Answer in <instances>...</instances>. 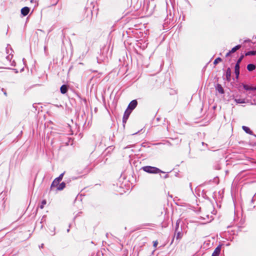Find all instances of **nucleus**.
<instances>
[{
	"label": "nucleus",
	"mask_w": 256,
	"mask_h": 256,
	"mask_svg": "<svg viewBox=\"0 0 256 256\" xmlns=\"http://www.w3.org/2000/svg\"><path fill=\"white\" fill-rule=\"evenodd\" d=\"M30 12V8L26 6L22 8L21 10V14L24 16H26L28 12Z\"/></svg>",
	"instance_id": "39448f33"
},
{
	"label": "nucleus",
	"mask_w": 256,
	"mask_h": 256,
	"mask_svg": "<svg viewBox=\"0 0 256 256\" xmlns=\"http://www.w3.org/2000/svg\"><path fill=\"white\" fill-rule=\"evenodd\" d=\"M235 101L236 102H237V103H238V104H242V103H244V100L240 99V98H238V99H236V100H235Z\"/></svg>",
	"instance_id": "a211bd4d"
},
{
	"label": "nucleus",
	"mask_w": 256,
	"mask_h": 256,
	"mask_svg": "<svg viewBox=\"0 0 256 256\" xmlns=\"http://www.w3.org/2000/svg\"><path fill=\"white\" fill-rule=\"evenodd\" d=\"M216 90L220 94H223L224 92L223 88L220 84H218L216 85Z\"/></svg>",
	"instance_id": "f8f14e48"
},
{
	"label": "nucleus",
	"mask_w": 256,
	"mask_h": 256,
	"mask_svg": "<svg viewBox=\"0 0 256 256\" xmlns=\"http://www.w3.org/2000/svg\"><path fill=\"white\" fill-rule=\"evenodd\" d=\"M256 68V66L253 64H249L247 66V69L249 71H252Z\"/></svg>",
	"instance_id": "4468645a"
},
{
	"label": "nucleus",
	"mask_w": 256,
	"mask_h": 256,
	"mask_svg": "<svg viewBox=\"0 0 256 256\" xmlns=\"http://www.w3.org/2000/svg\"><path fill=\"white\" fill-rule=\"evenodd\" d=\"M231 76V70L230 68H228L226 71V78L228 81L230 82Z\"/></svg>",
	"instance_id": "6e6552de"
},
{
	"label": "nucleus",
	"mask_w": 256,
	"mask_h": 256,
	"mask_svg": "<svg viewBox=\"0 0 256 256\" xmlns=\"http://www.w3.org/2000/svg\"><path fill=\"white\" fill-rule=\"evenodd\" d=\"M60 92L62 94H64L67 92L68 90V86L66 85H62L60 88Z\"/></svg>",
	"instance_id": "9d476101"
},
{
	"label": "nucleus",
	"mask_w": 256,
	"mask_h": 256,
	"mask_svg": "<svg viewBox=\"0 0 256 256\" xmlns=\"http://www.w3.org/2000/svg\"><path fill=\"white\" fill-rule=\"evenodd\" d=\"M234 72L236 75V78H238L240 74V65L236 64L234 68Z\"/></svg>",
	"instance_id": "1a4fd4ad"
},
{
	"label": "nucleus",
	"mask_w": 256,
	"mask_h": 256,
	"mask_svg": "<svg viewBox=\"0 0 256 256\" xmlns=\"http://www.w3.org/2000/svg\"><path fill=\"white\" fill-rule=\"evenodd\" d=\"M46 200H43L42 202L41 205L40 206V208L42 209L44 208V206L46 204Z\"/></svg>",
	"instance_id": "6ab92c4d"
},
{
	"label": "nucleus",
	"mask_w": 256,
	"mask_h": 256,
	"mask_svg": "<svg viewBox=\"0 0 256 256\" xmlns=\"http://www.w3.org/2000/svg\"><path fill=\"white\" fill-rule=\"evenodd\" d=\"M240 47H241L240 45H238V46H234V48H233L232 49V50H230V52H232V53L238 50Z\"/></svg>",
	"instance_id": "dca6fc26"
},
{
	"label": "nucleus",
	"mask_w": 256,
	"mask_h": 256,
	"mask_svg": "<svg viewBox=\"0 0 256 256\" xmlns=\"http://www.w3.org/2000/svg\"><path fill=\"white\" fill-rule=\"evenodd\" d=\"M242 128L246 133L250 134H252V132L248 127L246 126H242Z\"/></svg>",
	"instance_id": "ddd939ff"
},
{
	"label": "nucleus",
	"mask_w": 256,
	"mask_h": 256,
	"mask_svg": "<svg viewBox=\"0 0 256 256\" xmlns=\"http://www.w3.org/2000/svg\"><path fill=\"white\" fill-rule=\"evenodd\" d=\"M57 186V190H62L66 186V184L64 182H62L60 184H58V185H56Z\"/></svg>",
	"instance_id": "9b49d317"
},
{
	"label": "nucleus",
	"mask_w": 256,
	"mask_h": 256,
	"mask_svg": "<svg viewBox=\"0 0 256 256\" xmlns=\"http://www.w3.org/2000/svg\"><path fill=\"white\" fill-rule=\"evenodd\" d=\"M244 88L246 90H256V87H251L246 84L244 85Z\"/></svg>",
	"instance_id": "2eb2a0df"
},
{
	"label": "nucleus",
	"mask_w": 256,
	"mask_h": 256,
	"mask_svg": "<svg viewBox=\"0 0 256 256\" xmlns=\"http://www.w3.org/2000/svg\"><path fill=\"white\" fill-rule=\"evenodd\" d=\"M64 173H62V174H60V176L56 178L52 182V185H51V188H52V187H54V186H56V185H58V184H59V182L62 180V179L63 178V176H64Z\"/></svg>",
	"instance_id": "f03ea898"
},
{
	"label": "nucleus",
	"mask_w": 256,
	"mask_h": 256,
	"mask_svg": "<svg viewBox=\"0 0 256 256\" xmlns=\"http://www.w3.org/2000/svg\"><path fill=\"white\" fill-rule=\"evenodd\" d=\"M132 112V110H129V109H127L126 111H125V112H124V117H123V120H126L128 118L130 114Z\"/></svg>",
	"instance_id": "0eeeda50"
},
{
	"label": "nucleus",
	"mask_w": 256,
	"mask_h": 256,
	"mask_svg": "<svg viewBox=\"0 0 256 256\" xmlns=\"http://www.w3.org/2000/svg\"><path fill=\"white\" fill-rule=\"evenodd\" d=\"M222 61V59L220 58H216L214 61V64H216L218 63L219 62Z\"/></svg>",
	"instance_id": "aec40b11"
},
{
	"label": "nucleus",
	"mask_w": 256,
	"mask_h": 256,
	"mask_svg": "<svg viewBox=\"0 0 256 256\" xmlns=\"http://www.w3.org/2000/svg\"><path fill=\"white\" fill-rule=\"evenodd\" d=\"M2 90L4 92V94L6 96H7V93L4 90V88H2Z\"/></svg>",
	"instance_id": "5701e85b"
},
{
	"label": "nucleus",
	"mask_w": 256,
	"mask_h": 256,
	"mask_svg": "<svg viewBox=\"0 0 256 256\" xmlns=\"http://www.w3.org/2000/svg\"><path fill=\"white\" fill-rule=\"evenodd\" d=\"M230 53H232V52H230V51L228 52L226 54V56H230Z\"/></svg>",
	"instance_id": "b1692460"
},
{
	"label": "nucleus",
	"mask_w": 256,
	"mask_h": 256,
	"mask_svg": "<svg viewBox=\"0 0 256 256\" xmlns=\"http://www.w3.org/2000/svg\"><path fill=\"white\" fill-rule=\"evenodd\" d=\"M142 168L144 172L150 174H156L161 172V170L158 168L150 166H144Z\"/></svg>",
	"instance_id": "f257e3e1"
},
{
	"label": "nucleus",
	"mask_w": 256,
	"mask_h": 256,
	"mask_svg": "<svg viewBox=\"0 0 256 256\" xmlns=\"http://www.w3.org/2000/svg\"><path fill=\"white\" fill-rule=\"evenodd\" d=\"M158 244V242L157 241H155L154 242V246L156 247Z\"/></svg>",
	"instance_id": "4be33fe9"
},
{
	"label": "nucleus",
	"mask_w": 256,
	"mask_h": 256,
	"mask_svg": "<svg viewBox=\"0 0 256 256\" xmlns=\"http://www.w3.org/2000/svg\"><path fill=\"white\" fill-rule=\"evenodd\" d=\"M220 250L221 246H219L215 249L212 256H218L220 254Z\"/></svg>",
	"instance_id": "423d86ee"
},
{
	"label": "nucleus",
	"mask_w": 256,
	"mask_h": 256,
	"mask_svg": "<svg viewBox=\"0 0 256 256\" xmlns=\"http://www.w3.org/2000/svg\"><path fill=\"white\" fill-rule=\"evenodd\" d=\"M30 2H33V0H30Z\"/></svg>",
	"instance_id": "393cba45"
},
{
	"label": "nucleus",
	"mask_w": 256,
	"mask_h": 256,
	"mask_svg": "<svg viewBox=\"0 0 256 256\" xmlns=\"http://www.w3.org/2000/svg\"><path fill=\"white\" fill-rule=\"evenodd\" d=\"M138 102L136 100H132L128 105V109L132 110H133L137 106Z\"/></svg>",
	"instance_id": "20e7f679"
},
{
	"label": "nucleus",
	"mask_w": 256,
	"mask_h": 256,
	"mask_svg": "<svg viewBox=\"0 0 256 256\" xmlns=\"http://www.w3.org/2000/svg\"><path fill=\"white\" fill-rule=\"evenodd\" d=\"M256 54V51H250L247 52L246 54V56H254Z\"/></svg>",
	"instance_id": "f3484780"
},
{
	"label": "nucleus",
	"mask_w": 256,
	"mask_h": 256,
	"mask_svg": "<svg viewBox=\"0 0 256 256\" xmlns=\"http://www.w3.org/2000/svg\"><path fill=\"white\" fill-rule=\"evenodd\" d=\"M244 58V56H242L237 61V62L236 64H238V65H240V62L242 61V59L243 58Z\"/></svg>",
	"instance_id": "412c9836"
},
{
	"label": "nucleus",
	"mask_w": 256,
	"mask_h": 256,
	"mask_svg": "<svg viewBox=\"0 0 256 256\" xmlns=\"http://www.w3.org/2000/svg\"><path fill=\"white\" fill-rule=\"evenodd\" d=\"M176 240H180L182 237V234L181 230H178V223L177 222L176 228Z\"/></svg>",
	"instance_id": "7ed1b4c3"
}]
</instances>
